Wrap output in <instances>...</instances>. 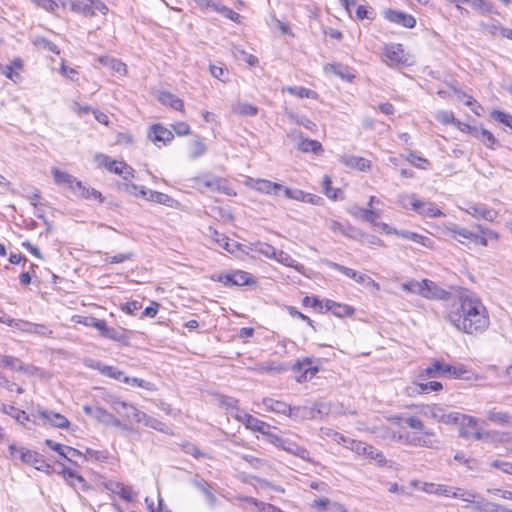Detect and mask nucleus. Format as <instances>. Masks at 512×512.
Masks as SVG:
<instances>
[{"label":"nucleus","mask_w":512,"mask_h":512,"mask_svg":"<svg viewBox=\"0 0 512 512\" xmlns=\"http://www.w3.org/2000/svg\"><path fill=\"white\" fill-rule=\"evenodd\" d=\"M477 137L483 142V144L486 147L491 148V149H493L494 145L497 143V140L494 137V135L490 131H488L487 129H484V128L480 130Z\"/></svg>","instance_id":"nucleus-54"},{"label":"nucleus","mask_w":512,"mask_h":512,"mask_svg":"<svg viewBox=\"0 0 512 512\" xmlns=\"http://www.w3.org/2000/svg\"><path fill=\"white\" fill-rule=\"evenodd\" d=\"M459 424V434L463 438H470L472 431H474L478 425V420L470 415L458 413L457 423Z\"/></svg>","instance_id":"nucleus-18"},{"label":"nucleus","mask_w":512,"mask_h":512,"mask_svg":"<svg viewBox=\"0 0 512 512\" xmlns=\"http://www.w3.org/2000/svg\"><path fill=\"white\" fill-rule=\"evenodd\" d=\"M7 325L11 327H15L16 329L32 334V329L34 328V323L25 321V320H15V319H9V322H7Z\"/></svg>","instance_id":"nucleus-52"},{"label":"nucleus","mask_w":512,"mask_h":512,"mask_svg":"<svg viewBox=\"0 0 512 512\" xmlns=\"http://www.w3.org/2000/svg\"><path fill=\"white\" fill-rule=\"evenodd\" d=\"M467 371L464 366H452L440 360H433L426 368L419 372L420 380L434 379L441 376L460 378Z\"/></svg>","instance_id":"nucleus-4"},{"label":"nucleus","mask_w":512,"mask_h":512,"mask_svg":"<svg viewBox=\"0 0 512 512\" xmlns=\"http://www.w3.org/2000/svg\"><path fill=\"white\" fill-rule=\"evenodd\" d=\"M38 414L43 420L57 428H68L70 424L69 420L64 415L51 410L39 409Z\"/></svg>","instance_id":"nucleus-17"},{"label":"nucleus","mask_w":512,"mask_h":512,"mask_svg":"<svg viewBox=\"0 0 512 512\" xmlns=\"http://www.w3.org/2000/svg\"><path fill=\"white\" fill-rule=\"evenodd\" d=\"M390 421L399 427H402V424H405L411 429V431H405V445L423 447L432 450L440 448L441 441L436 432L427 428L418 416L411 414H399L391 417Z\"/></svg>","instance_id":"nucleus-2"},{"label":"nucleus","mask_w":512,"mask_h":512,"mask_svg":"<svg viewBox=\"0 0 512 512\" xmlns=\"http://www.w3.org/2000/svg\"><path fill=\"white\" fill-rule=\"evenodd\" d=\"M412 209L420 215L430 218H437L443 215L441 210L433 203L420 201L418 199L412 202Z\"/></svg>","instance_id":"nucleus-19"},{"label":"nucleus","mask_w":512,"mask_h":512,"mask_svg":"<svg viewBox=\"0 0 512 512\" xmlns=\"http://www.w3.org/2000/svg\"><path fill=\"white\" fill-rule=\"evenodd\" d=\"M132 257H133V253H131V252L119 253L114 256H109L108 254H106L104 261L106 263L118 264V263H122L124 261L130 260Z\"/></svg>","instance_id":"nucleus-62"},{"label":"nucleus","mask_w":512,"mask_h":512,"mask_svg":"<svg viewBox=\"0 0 512 512\" xmlns=\"http://www.w3.org/2000/svg\"><path fill=\"white\" fill-rule=\"evenodd\" d=\"M450 295V292L444 290L435 282L428 279L422 280V289L420 296L429 300H448L450 298Z\"/></svg>","instance_id":"nucleus-9"},{"label":"nucleus","mask_w":512,"mask_h":512,"mask_svg":"<svg viewBox=\"0 0 512 512\" xmlns=\"http://www.w3.org/2000/svg\"><path fill=\"white\" fill-rule=\"evenodd\" d=\"M385 62L390 66L405 64L408 61L401 44H390L385 46L384 53Z\"/></svg>","instance_id":"nucleus-11"},{"label":"nucleus","mask_w":512,"mask_h":512,"mask_svg":"<svg viewBox=\"0 0 512 512\" xmlns=\"http://www.w3.org/2000/svg\"><path fill=\"white\" fill-rule=\"evenodd\" d=\"M234 417L239 421L245 423L247 428L262 433H264V428L268 426L265 422L247 413L236 414Z\"/></svg>","instance_id":"nucleus-29"},{"label":"nucleus","mask_w":512,"mask_h":512,"mask_svg":"<svg viewBox=\"0 0 512 512\" xmlns=\"http://www.w3.org/2000/svg\"><path fill=\"white\" fill-rule=\"evenodd\" d=\"M468 5L484 14L492 13L493 6L486 0H469Z\"/></svg>","instance_id":"nucleus-50"},{"label":"nucleus","mask_w":512,"mask_h":512,"mask_svg":"<svg viewBox=\"0 0 512 512\" xmlns=\"http://www.w3.org/2000/svg\"><path fill=\"white\" fill-rule=\"evenodd\" d=\"M192 181L193 187L198 189L200 192L209 190L212 192H224L227 195H230V189L225 185L221 178L206 174L203 176L195 177L192 179Z\"/></svg>","instance_id":"nucleus-5"},{"label":"nucleus","mask_w":512,"mask_h":512,"mask_svg":"<svg viewBox=\"0 0 512 512\" xmlns=\"http://www.w3.org/2000/svg\"><path fill=\"white\" fill-rule=\"evenodd\" d=\"M96 160L99 161L100 165L105 166L110 172L122 175L126 168V163L122 161L111 160L108 156L99 154L96 156Z\"/></svg>","instance_id":"nucleus-27"},{"label":"nucleus","mask_w":512,"mask_h":512,"mask_svg":"<svg viewBox=\"0 0 512 512\" xmlns=\"http://www.w3.org/2000/svg\"><path fill=\"white\" fill-rule=\"evenodd\" d=\"M452 498L461 499L462 501L472 503L473 508L475 509V503L480 497L474 491L453 487Z\"/></svg>","instance_id":"nucleus-37"},{"label":"nucleus","mask_w":512,"mask_h":512,"mask_svg":"<svg viewBox=\"0 0 512 512\" xmlns=\"http://www.w3.org/2000/svg\"><path fill=\"white\" fill-rule=\"evenodd\" d=\"M475 511L476 512H512L507 511L501 505L492 503L484 498H479L475 503Z\"/></svg>","instance_id":"nucleus-38"},{"label":"nucleus","mask_w":512,"mask_h":512,"mask_svg":"<svg viewBox=\"0 0 512 512\" xmlns=\"http://www.w3.org/2000/svg\"><path fill=\"white\" fill-rule=\"evenodd\" d=\"M420 389L422 394H428L431 392H438L443 389V385L438 381H426L420 380Z\"/></svg>","instance_id":"nucleus-49"},{"label":"nucleus","mask_w":512,"mask_h":512,"mask_svg":"<svg viewBox=\"0 0 512 512\" xmlns=\"http://www.w3.org/2000/svg\"><path fill=\"white\" fill-rule=\"evenodd\" d=\"M148 138L157 146L166 145L168 142H170L174 135L173 133L165 128L164 126L160 124L153 125L149 132H148Z\"/></svg>","instance_id":"nucleus-15"},{"label":"nucleus","mask_w":512,"mask_h":512,"mask_svg":"<svg viewBox=\"0 0 512 512\" xmlns=\"http://www.w3.org/2000/svg\"><path fill=\"white\" fill-rule=\"evenodd\" d=\"M323 192L324 194L332 199V200H336L338 199V193H340V189H333L331 184H332V181H331V178L328 176V175H325L323 177Z\"/></svg>","instance_id":"nucleus-51"},{"label":"nucleus","mask_w":512,"mask_h":512,"mask_svg":"<svg viewBox=\"0 0 512 512\" xmlns=\"http://www.w3.org/2000/svg\"><path fill=\"white\" fill-rule=\"evenodd\" d=\"M406 160L411 165H413L419 169L427 170L430 167V162L427 159H425L421 156H418L413 152L408 153Z\"/></svg>","instance_id":"nucleus-47"},{"label":"nucleus","mask_w":512,"mask_h":512,"mask_svg":"<svg viewBox=\"0 0 512 512\" xmlns=\"http://www.w3.org/2000/svg\"><path fill=\"white\" fill-rule=\"evenodd\" d=\"M97 413L99 414L97 421L105 425H112L129 431L132 430L130 427L123 424L117 417L103 408H101V411H97Z\"/></svg>","instance_id":"nucleus-30"},{"label":"nucleus","mask_w":512,"mask_h":512,"mask_svg":"<svg viewBox=\"0 0 512 512\" xmlns=\"http://www.w3.org/2000/svg\"><path fill=\"white\" fill-rule=\"evenodd\" d=\"M487 417L491 422L506 425L509 423L510 415L507 412H499L495 409L489 410L487 412Z\"/></svg>","instance_id":"nucleus-45"},{"label":"nucleus","mask_w":512,"mask_h":512,"mask_svg":"<svg viewBox=\"0 0 512 512\" xmlns=\"http://www.w3.org/2000/svg\"><path fill=\"white\" fill-rule=\"evenodd\" d=\"M283 193L287 198L299 202L310 203L312 205L323 204V199L320 196L304 192L303 190L300 189H291L289 187L284 186Z\"/></svg>","instance_id":"nucleus-13"},{"label":"nucleus","mask_w":512,"mask_h":512,"mask_svg":"<svg viewBox=\"0 0 512 512\" xmlns=\"http://www.w3.org/2000/svg\"><path fill=\"white\" fill-rule=\"evenodd\" d=\"M404 436H405V431L395 432V431H391L388 428H385L384 433L381 435V437L385 440H389L392 442H399L402 444H404Z\"/></svg>","instance_id":"nucleus-56"},{"label":"nucleus","mask_w":512,"mask_h":512,"mask_svg":"<svg viewBox=\"0 0 512 512\" xmlns=\"http://www.w3.org/2000/svg\"><path fill=\"white\" fill-rule=\"evenodd\" d=\"M99 319L95 318L93 316H81V315H75L72 317V321L78 324H82L87 327H93L95 328V325Z\"/></svg>","instance_id":"nucleus-63"},{"label":"nucleus","mask_w":512,"mask_h":512,"mask_svg":"<svg viewBox=\"0 0 512 512\" xmlns=\"http://www.w3.org/2000/svg\"><path fill=\"white\" fill-rule=\"evenodd\" d=\"M325 308L337 317L351 316L355 311L352 306L337 303L329 299L325 300Z\"/></svg>","instance_id":"nucleus-26"},{"label":"nucleus","mask_w":512,"mask_h":512,"mask_svg":"<svg viewBox=\"0 0 512 512\" xmlns=\"http://www.w3.org/2000/svg\"><path fill=\"white\" fill-rule=\"evenodd\" d=\"M283 450L305 461L313 462L310 458L309 451L305 447L298 445L296 442L290 439L283 443Z\"/></svg>","instance_id":"nucleus-28"},{"label":"nucleus","mask_w":512,"mask_h":512,"mask_svg":"<svg viewBox=\"0 0 512 512\" xmlns=\"http://www.w3.org/2000/svg\"><path fill=\"white\" fill-rule=\"evenodd\" d=\"M286 90L299 98H314L316 96V92H314L311 89L301 87V86H295V87H288Z\"/></svg>","instance_id":"nucleus-48"},{"label":"nucleus","mask_w":512,"mask_h":512,"mask_svg":"<svg viewBox=\"0 0 512 512\" xmlns=\"http://www.w3.org/2000/svg\"><path fill=\"white\" fill-rule=\"evenodd\" d=\"M111 406L112 408L116 411V412H120V408H129L131 413L130 412H126L125 413V417L127 418H132L134 421L140 423L141 420H142V417H143V414L144 412L138 410L135 406H133L132 404H129L127 402H124V401H121L117 398L113 399V401L111 402Z\"/></svg>","instance_id":"nucleus-24"},{"label":"nucleus","mask_w":512,"mask_h":512,"mask_svg":"<svg viewBox=\"0 0 512 512\" xmlns=\"http://www.w3.org/2000/svg\"><path fill=\"white\" fill-rule=\"evenodd\" d=\"M213 280L223 283L226 287L243 286L250 283L249 273L245 271H234L227 274H219L217 277L213 276Z\"/></svg>","instance_id":"nucleus-10"},{"label":"nucleus","mask_w":512,"mask_h":512,"mask_svg":"<svg viewBox=\"0 0 512 512\" xmlns=\"http://www.w3.org/2000/svg\"><path fill=\"white\" fill-rule=\"evenodd\" d=\"M402 289L409 293L421 295L422 280L421 281L409 280L402 284Z\"/></svg>","instance_id":"nucleus-57"},{"label":"nucleus","mask_w":512,"mask_h":512,"mask_svg":"<svg viewBox=\"0 0 512 512\" xmlns=\"http://www.w3.org/2000/svg\"><path fill=\"white\" fill-rule=\"evenodd\" d=\"M446 317L454 328L469 335L483 333L490 324L486 307L476 294L469 291L459 294Z\"/></svg>","instance_id":"nucleus-1"},{"label":"nucleus","mask_w":512,"mask_h":512,"mask_svg":"<svg viewBox=\"0 0 512 512\" xmlns=\"http://www.w3.org/2000/svg\"><path fill=\"white\" fill-rule=\"evenodd\" d=\"M0 387L12 392L16 391L18 394H22L24 389L18 386L16 383L8 380L5 376L0 374Z\"/></svg>","instance_id":"nucleus-61"},{"label":"nucleus","mask_w":512,"mask_h":512,"mask_svg":"<svg viewBox=\"0 0 512 512\" xmlns=\"http://www.w3.org/2000/svg\"><path fill=\"white\" fill-rule=\"evenodd\" d=\"M9 452L12 458L19 459L21 462L32 465L36 469H40L39 464L43 462L38 453L23 447L18 448L15 444L9 446Z\"/></svg>","instance_id":"nucleus-8"},{"label":"nucleus","mask_w":512,"mask_h":512,"mask_svg":"<svg viewBox=\"0 0 512 512\" xmlns=\"http://www.w3.org/2000/svg\"><path fill=\"white\" fill-rule=\"evenodd\" d=\"M207 151V147L204 142L200 140H193L190 144V158L195 160L202 155H204Z\"/></svg>","instance_id":"nucleus-46"},{"label":"nucleus","mask_w":512,"mask_h":512,"mask_svg":"<svg viewBox=\"0 0 512 512\" xmlns=\"http://www.w3.org/2000/svg\"><path fill=\"white\" fill-rule=\"evenodd\" d=\"M298 149L302 152H314L318 153L322 151V145L317 140L302 139L298 143Z\"/></svg>","instance_id":"nucleus-44"},{"label":"nucleus","mask_w":512,"mask_h":512,"mask_svg":"<svg viewBox=\"0 0 512 512\" xmlns=\"http://www.w3.org/2000/svg\"><path fill=\"white\" fill-rule=\"evenodd\" d=\"M83 457L87 460L105 461L108 458V455L105 451L87 448L83 453Z\"/></svg>","instance_id":"nucleus-55"},{"label":"nucleus","mask_w":512,"mask_h":512,"mask_svg":"<svg viewBox=\"0 0 512 512\" xmlns=\"http://www.w3.org/2000/svg\"><path fill=\"white\" fill-rule=\"evenodd\" d=\"M263 405L269 411H273L275 413L283 414V415L289 416V417H293L294 411L299 409L296 407L293 408L283 401L275 400L272 398H264Z\"/></svg>","instance_id":"nucleus-16"},{"label":"nucleus","mask_w":512,"mask_h":512,"mask_svg":"<svg viewBox=\"0 0 512 512\" xmlns=\"http://www.w3.org/2000/svg\"><path fill=\"white\" fill-rule=\"evenodd\" d=\"M345 447L358 455H364L367 452V443L354 439H351L348 445L345 444Z\"/></svg>","instance_id":"nucleus-58"},{"label":"nucleus","mask_w":512,"mask_h":512,"mask_svg":"<svg viewBox=\"0 0 512 512\" xmlns=\"http://www.w3.org/2000/svg\"><path fill=\"white\" fill-rule=\"evenodd\" d=\"M33 44L40 50H47L55 54L60 53L58 46L50 40L46 39L45 37H35Z\"/></svg>","instance_id":"nucleus-43"},{"label":"nucleus","mask_w":512,"mask_h":512,"mask_svg":"<svg viewBox=\"0 0 512 512\" xmlns=\"http://www.w3.org/2000/svg\"><path fill=\"white\" fill-rule=\"evenodd\" d=\"M70 8L73 12L92 17L99 11L103 15L108 12V7L100 0H76L71 2Z\"/></svg>","instance_id":"nucleus-6"},{"label":"nucleus","mask_w":512,"mask_h":512,"mask_svg":"<svg viewBox=\"0 0 512 512\" xmlns=\"http://www.w3.org/2000/svg\"><path fill=\"white\" fill-rule=\"evenodd\" d=\"M192 483L198 490H200L204 494L209 506L214 507L217 504V498L212 493L210 484L207 481L196 478L193 480Z\"/></svg>","instance_id":"nucleus-32"},{"label":"nucleus","mask_w":512,"mask_h":512,"mask_svg":"<svg viewBox=\"0 0 512 512\" xmlns=\"http://www.w3.org/2000/svg\"><path fill=\"white\" fill-rule=\"evenodd\" d=\"M422 414L437 422L444 424H456L458 412H446V410L438 404L423 406Z\"/></svg>","instance_id":"nucleus-7"},{"label":"nucleus","mask_w":512,"mask_h":512,"mask_svg":"<svg viewBox=\"0 0 512 512\" xmlns=\"http://www.w3.org/2000/svg\"><path fill=\"white\" fill-rule=\"evenodd\" d=\"M122 189L129 193V194H132V195H140L141 197L143 198H147V190L145 189V187H139L133 183H123L122 184Z\"/></svg>","instance_id":"nucleus-53"},{"label":"nucleus","mask_w":512,"mask_h":512,"mask_svg":"<svg viewBox=\"0 0 512 512\" xmlns=\"http://www.w3.org/2000/svg\"><path fill=\"white\" fill-rule=\"evenodd\" d=\"M104 487L113 494L119 495L123 500L127 502H131L134 499L132 488L129 486H125L121 482L108 481L104 483Z\"/></svg>","instance_id":"nucleus-20"},{"label":"nucleus","mask_w":512,"mask_h":512,"mask_svg":"<svg viewBox=\"0 0 512 512\" xmlns=\"http://www.w3.org/2000/svg\"><path fill=\"white\" fill-rule=\"evenodd\" d=\"M449 232L451 233L452 238L457 240L458 242L464 244V241L462 239H466L470 242H472L475 233L471 232L470 230L459 227L456 224H452L451 227L448 228Z\"/></svg>","instance_id":"nucleus-34"},{"label":"nucleus","mask_w":512,"mask_h":512,"mask_svg":"<svg viewBox=\"0 0 512 512\" xmlns=\"http://www.w3.org/2000/svg\"><path fill=\"white\" fill-rule=\"evenodd\" d=\"M51 173L55 183L66 187L73 195L85 199L93 198L97 199L99 202H103L102 194L99 191L94 188H87L81 181L71 174L61 171L55 167L51 169Z\"/></svg>","instance_id":"nucleus-3"},{"label":"nucleus","mask_w":512,"mask_h":512,"mask_svg":"<svg viewBox=\"0 0 512 512\" xmlns=\"http://www.w3.org/2000/svg\"><path fill=\"white\" fill-rule=\"evenodd\" d=\"M464 211L476 219H484L494 222L498 216V212L485 204H468Z\"/></svg>","instance_id":"nucleus-12"},{"label":"nucleus","mask_w":512,"mask_h":512,"mask_svg":"<svg viewBox=\"0 0 512 512\" xmlns=\"http://www.w3.org/2000/svg\"><path fill=\"white\" fill-rule=\"evenodd\" d=\"M274 260L284 266L294 268L297 272H299L301 274H305L304 265L299 263L298 261H296L287 252H284L282 250H279V251L277 250Z\"/></svg>","instance_id":"nucleus-25"},{"label":"nucleus","mask_w":512,"mask_h":512,"mask_svg":"<svg viewBox=\"0 0 512 512\" xmlns=\"http://www.w3.org/2000/svg\"><path fill=\"white\" fill-rule=\"evenodd\" d=\"M384 18L392 23L401 25L405 28L411 29L414 28L416 25V19L411 14L393 9L385 10Z\"/></svg>","instance_id":"nucleus-14"},{"label":"nucleus","mask_w":512,"mask_h":512,"mask_svg":"<svg viewBox=\"0 0 512 512\" xmlns=\"http://www.w3.org/2000/svg\"><path fill=\"white\" fill-rule=\"evenodd\" d=\"M233 113L240 116H255L258 113V108L246 102H236L232 105Z\"/></svg>","instance_id":"nucleus-40"},{"label":"nucleus","mask_w":512,"mask_h":512,"mask_svg":"<svg viewBox=\"0 0 512 512\" xmlns=\"http://www.w3.org/2000/svg\"><path fill=\"white\" fill-rule=\"evenodd\" d=\"M491 116L496 121L503 123L504 125L512 129V115L504 113L502 111H493L491 113Z\"/></svg>","instance_id":"nucleus-64"},{"label":"nucleus","mask_w":512,"mask_h":512,"mask_svg":"<svg viewBox=\"0 0 512 512\" xmlns=\"http://www.w3.org/2000/svg\"><path fill=\"white\" fill-rule=\"evenodd\" d=\"M327 266L339 271L340 273L344 274L345 276H347L351 279L356 278V271L351 268H348L346 266H343L341 264H338V263H335L332 261H327Z\"/></svg>","instance_id":"nucleus-59"},{"label":"nucleus","mask_w":512,"mask_h":512,"mask_svg":"<svg viewBox=\"0 0 512 512\" xmlns=\"http://www.w3.org/2000/svg\"><path fill=\"white\" fill-rule=\"evenodd\" d=\"M293 368L294 370L303 371V375L297 379L298 382H301L302 378L306 380L308 375L311 378L318 372L317 367H312V361L309 358H306L302 361H297Z\"/></svg>","instance_id":"nucleus-31"},{"label":"nucleus","mask_w":512,"mask_h":512,"mask_svg":"<svg viewBox=\"0 0 512 512\" xmlns=\"http://www.w3.org/2000/svg\"><path fill=\"white\" fill-rule=\"evenodd\" d=\"M106 339L127 344L129 336L127 330L122 327H109L106 331Z\"/></svg>","instance_id":"nucleus-36"},{"label":"nucleus","mask_w":512,"mask_h":512,"mask_svg":"<svg viewBox=\"0 0 512 512\" xmlns=\"http://www.w3.org/2000/svg\"><path fill=\"white\" fill-rule=\"evenodd\" d=\"M99 61L102 64L109 66L113 71H115L119 74L125 75L127 72L126 64L121 62L118 59L108 58V57H100Z\"/></svg>","instance_id":"nucleus-41"},{"label":"nucleus","mask_w":512,"mask_h":512,"mask_svg":"<svg viewBox=\"0 0 512 512\" xmlns=\"http://www.w3.org/2000/svg\"><path fill=\"white\" fill-rule=\"evenodd\" d=\"M2 364L4 367H7L11 370L21 371L27 374H34L36 368L33 366L25 365L19 358L3 355L1 356Z\"/></svg>","instance_id":"nucleus-22"},{"label":"nucleus","mask_w":512,"mask_h":512,"mask_svg":"<svg viewBox=\"0 0 512 512\" xmlns=\"http://www.w3.org/2000/svg\"><path fill=\"white\" fill-rule=\"evenodd\" d=\"M158 100L163 104L170 106L171 108L175 110H182L183 109V101L178 98L176 95L168 92V91H161L158 95Z\"/></svg>","instance_id":"nucleus-33"},{"label":"nucleus","mask_w":512,"mask_h":512,"mask_svg":"<svg viewBox=\"0 0 512 512\" xmlns=\"http://www.w3.org/2000/svg\"><path fill=\"white\" fill-rule=\"evenodd\" d=\"M254 189L269 195H278L283 192L284 186L266 179H257L253 185Z\"/></svg>","instance_id":"nucleus-23"},{"label":"nucleus","mask_w":512,"mask_h":512,"mask_svg":"<svg viewBox=\"0 0 512 512\" xmlns=\"http://www.w3.org/2000/svg\"><path fill=\"white\" fill-rule=\"evenodd\" d=\"M397 236L404 238V239L411 240V241L418 243L424 247H431V245H432V241L430 238L420 235L415 232L408 231V230H398Z\"/></svg>","instance_id":"nucleus-35"},{"label":"nucleus","mask_w":512,"mask_h":512,"mask_svg":"<svg viewBox=\"0 0 512 512\" xmlns=\"http://www.w3.org/2000/svg\"><path fill=\"white\" fill-rule=\"evenodd\" d=\"M363 456L373 459L379 464H384L386 461L383 453L369 444H367V452Z\"/></svg>","instance_id":"nucleus-60"},{"label":"nucleus","mask_w":512,"mask_h":512,"mask_svg":"<svg viewBox=\"0 0 512 512\" xmlns=\"http://www.w3.org/2000/svg\"><path fill=\"white\" fill-rule=\"evenodd\" d=\"M340 162L346 167L357 169L359 171H367L371 168V162L363 157L355 155H342Z\"/></svg>","instance_id":"nucleus-21"},{"label":"nucleus","mask_w":512,"mask_h":512,"mask_svg":"<svg viewBox=\"0 0 512 512\" xmlns=\"http://www.w3.org/2000/svg\"><path fill=\"white\" fill-rule=\"evenodd\" d=\"M252 250L254 252H257V253L267 257L268 259H273V260L275 258L276 252H277V249L275 247H273L272 245H270L268 243H264V242L255 243Z\"/></svg>","instance_id":"nucleus-42"},{"label":"nucleus","mask_w":512,"mask_h":512,"mask_svg":"<svg viewBox=\"0 0 512 512\" xmlns=\"http://www.w3.org/2000/svg\"><path fill=\"white\" fill-rule=\"evenodd\" d=\"M89 366L99 370L103 375L108 376L110 378H114L119 381H122L124 377V373L113 366L103 365L100 362H96L95 364H91Z\"/></svg>","instance_id":"nucleus-39"}]
</instances>
